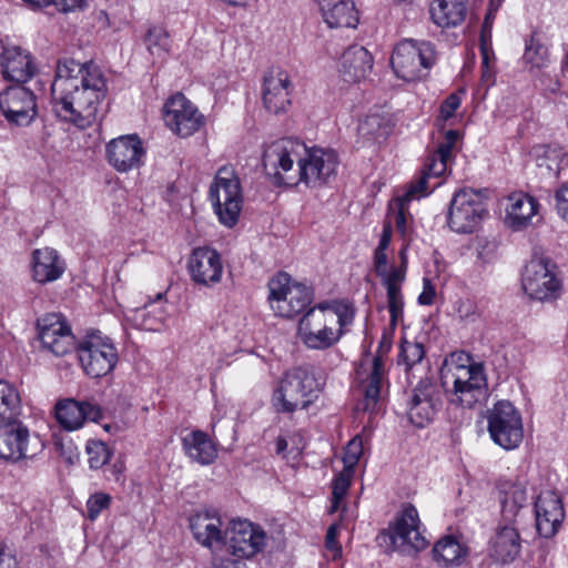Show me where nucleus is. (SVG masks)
<instances>
[{
    "label": "nucleus",
    "mask_w": 568,
    "mask_h": 568,
    "mask_svg": "<svg viewBox=\"0 0 568 568\" xmlns=\"http://www.w3.org/2000/svg\"><path fill=\"white\" fill-rule=\"evenodd\" d=\"M365 363H362L361 371L364 369Z\"/></svg>",
    "instance_id": "64"
},
{
    "label": "nucleus",
    "mask_w": 568,
    "mask_h": 568,
    "mask_svg": "<svg viewBox=\"0 0 568 568\" xmlns=\"http://www.w3.org/2000/svg\"><path fill=\"white\" fill-rule=\"evenodd\" d=\"M136 318H141V326L146 331H158L166 318V312L162 304L150 303L139 311Z\"/></svg>",
    "instance_id": "46"
},
{
    "label": "nucleus",
    "mask_w": 568,
    "mask_h": 568,
    "mask_svg": "<svg viewBox=\"0 0 568 568\" xmlns=\"http://www.w3.org/2000/svg\"><path fill=\"white\" fill-rule=\"evenodd\" d=\"M163 119L166 126L183 139L192 136L206 124V116L182 93H175L165 102Z\"/></svg>",
    "instance_id": "16"
},
{
    "label": "nucleus",
    "mask_w": 568,
    "mask_h": 568,
    "mask_svg": "<svg viewBox=\"0 0 568 568\" xmlns=\"http://www.w3.org/2000/svg\"><path fill=\"white\" fill-rule=\"evenodd\" d=\"M436 288L432 281L427 277L423 280V291L418 296L420 305H432L435 302Z\"/></svg>",
    "instance_id": "55"
},
{
    "label": "nucleus",
    "mask_w": 568,
    "mask_h": 568,
    "mask_svg": "<svg viewBox=\"0 0 568 568\" xmlns=\"http://www.w3.org/2000/svg\"><path fill=\"white\" fill-rule=\"evenodd\" d=\"M354 471L349 469H343L333 481V501L331 513H335L341 501L344 499L353 477Z\"/></svg>",
    "instance_id": "47"
},
{
    "label": "nucleus",
    "mask_w": 568,
    "mask_h": 568,
    "mask_svg": "<svg viewBox=\"0 0 568 568\" xmlns=\"http://www.w3.org/2000/svg\"><path fill=\"white\" fill-rule=\"evenodd\" d=\"M540 204L534 196L514 192L507 197L505 223L514 231H521L532 224Z\"/></svg>",
    "instance_id": "29"
},
{
    "label": "nucleus",
    "mask_w": 568,
    "mask_h": 568,
    "mask_svg": "<svg viewBox=\"0 0 568 568\" xmlns=\"http://www.w3.org/2000/svg\"><path fill=\"white\" fill-rule=\"evenodd\" d=\"M425 355V351L422 344L416 342L404 341L400 346V353L398 363L404 364L406 369L412 368L418 364Z\"/></svg>",
    "instance_id": "48"
},
{
    "label": "nucleus",
    "mask_w": 568,
    "mask_h": 568,
    "mask_svg": "<svg viewBox=\"0 0 568 568\" xmlns=\"http://www.w3.org/2000/svg\"><path fill=\"white\" fill-rule=\"evenodd\" d=\"M491 28H493V21L489 16L485 18V21L483 23L481 32H480V40H488L491 41Z\"/></svg>",
    "instance_id": "59"
},
{
    "label": "nucleus",
    "mask_w": 568,
    "mask_h": 568,
    "mask_svg": "<svg viewBox=\"0 0 568 568\" xmlns=\"http://www.w3.org/2000/svg\"><path fill=\"white\" fill-rule=\"evenodd\" d=\"M521 286L531 300L540 302L556 300L561 291V283L555 273V265L542 257H534L525 266Z\"/></svg>",
    "instance_id": "15"
},
{
    "label": "nucleus",
    "mask_w": 568,
    "mask_h": 568,
    "mask_svg": "<svg viewBox=\"0 0 568 568\" xmlns=\"http://www.w3.org/2000/svg\"><path fill=\"white\" fill-rule=\"evenodd\" d=\"M392 130V119L382 113L368 114L358 125V134L367 143L384 142Z\"/></svg>",
    "instance_id": "38"
},
{
    "label": "nucleus",
    "mask_w": 568,
    "mask_h": 568,
    "mask_svg": "<svg viewBox=\"0 0 568 568\" xmlns=\"http://www.w3.org/2000/svg\"><path fill=\"white\" fill-rule=\"evenodd\" d=\"M523 61L530 71L546 68L549 63L548 48L531 36L526 43Z\"/></svg>",
    "instance_id": "42"
},
{
    "label": "nucleus",
    "mask_w": 568,
    "mask_h": 568,
    "mask_svg": "<svg viewBox=\"0 0 568 568\" xmlns=\"http://www.w3.org/2000/svg\"><path fill=\"white\" fill-rule=\"evenodd\" d=\"M487 428L491 440L506 450L517 448L524 438L520 413L507 400L497 402L487 415Z\"/></svg>",
    "instance_id": "13"
},
{
    "label": "nucleus",
    "mask_w": 568,
    "mask_h": 568,
    "mask_svg": "<svg viewBox=\"0 0 568 568\" xmlns=\"http://www.w3.org/2000/svg\"><path fill=\"white\" fill-rule=\"evenodd\" d=\"M221 2L231 6V7H242L245 6L247 0H220Z\"/></svg>",
    "instance_id": "63"
},
{
    "label": "nucleus",
    "mask_w": 568,
    "mask_h": 568,
    "mask_svg": "<svg viewBox=\"0 0 568 568\" xmlns=\"http://www.w3.org/2000/svg\"><path fill=\"white\" fill-rule=\"evenodd\" d=\"M0 68L4 79L27 82L36 72L30 52L20 47L4 48L0 55Z\"/></svg>",
    "instance_id": "30"
},
{
    "label": "nucleus",
    "mask_w": 568,
    "mask_h": 568,
    "mask_svg": "<svg viewBox=\"0 0 568 568\" xmlns=\"http://www.w3.org/2000/svg\"><path fill=\"white\" fill-rule=\"evenodd\" d=\"M145 149L136 134L121 135L105 145L108 163L119 173H128L143 165Z\"/></svg>",
    "instance_id": "20"
},
{
    "label": "nucleus",
    "mask_w": 568,
    "mask_h": 568,
    "mask_svg": "<svg viewBox=\"0 0 568 568\" xmlns=\"http://www.w3.org/2000/svg\"><path fill=\"white\" fill-rule=\"evenodd\" d=\"M389 227L382 231L378 245L374 250L373 261L376 274L381 277L382 284L387 292L388 311L393 323L403 314L404 298L402 285L406 278L407 271V251L409 242H404L399 251V266L388 267L387 250L389 247Z\"/></svg>",
    "instance_id": "5"
},
{
    "label": "nucleus",
    "mask_w": 568,
    "mask_h": 568,
    "mask_svg": "<svg viewBox=\"0 0 568 568\" xmlns=\"http://www.w3.org/2000/svg\"><path fill=\"white\" fill-rule=\"evenodd\" d=\"M182 448L191 462L201 466L213 464L219 455L217 444L200 429H193L182 437Z\"/></svg>",
    "instance_id": "32"
},
{
    "label": "nucleus",
    "mask_w": 568,
    "mask_h": 568,
    "mask_svg": "<svg viewBox=\"0 0 568 568\" xmlns=\"http://www.w3.org/2000/svg\"><path fill=\"white\" fill-rule=\"evenodd\" d=\"M415 506L407 504L382 532L390 540L393 550L404 554H416L427 548L428 540Z\"/></svg>",
    "instance_id": "9"
},
{
    "label": "nucleus",
    "mask_w": 568,
    "mask_h": 568,
    "mask_svg": "<svg viewBox=\"0 0 568 568\" xmlns=\"http://www.w3.org/2000/svg\"><path fill=\"white\" fill-rule=\"evenodd\" d=\"M355 316V304L348 298L322 301L300 318L297 335L306 348L326 351L349 332Z\"/></svg>",
    "instance_id": "3"
},
{
    "label": "nucleus",
    "mask_w": 568,
    "mask_h": 568,
    "mask_svg": "<svg viewBox=\"0 0 568 568\" xmlns=\"http://www.w3.org/2000/svg\"><path fill=\"white\" fill-rule=\"evenodd\" d=\"M320 12L331 29L356 28L359 22L354 0H321Z\"/></svg>",
    "instance_id": "31"
},
{
    "label": "nucleus",
    "mask_w": 568,
    "mask_h": 568,
    "mask_svg": "<svg viewBox=\"0 0 568 568\" xmlns=\"http://www.w3.org/2000/svg\"><path fill=\"white\" fill-rule=\"evenodd\" d=\"M320 387L315 376L307 369L296 367L280 379L272 403L280 413H294L308 408L318 397Z\"/></svg>",
    "instance_id": "6"
},
{
    "label": "nucleus",
    "mask_w": 568,
    "mask_h": 568,
    "mask_svg": "<svg viewBox=\"0 0 568 568\" xmlns=\"http://www.w3.org/2000/svg\"><path fill=\"white\" fill-rule=\"evenodd\" d=\"M440 405L439 393L434 384L419 382L407 402V416L412 424L425 427L435 417Z\"/></svg>",
    "instance_id": "23"
},
{
    "label": "nucleus",
    "mask_w": 568,
    "mask_h": 568,
    "mask_svg": "<svg viewBox=\"0 0 568 568\" xmlns=\"http://www.w3.org/2000/svg\"><path fill=\"white\" fill-rule=\"evenodd\" d=\"M373 63V57L367 49L357 44L352 45L339 59V77L345 83H359L368 78Z\"/></svg>",
    "instance_id": "28"
},
{
    "label": "nucleus",
    "mask_w": 568,
    "mask_h": 568,
    "mask_svg": "<svg viewBox=\"0 0 568 568\" xmlns=\"http://www.w3.org/2000/svg\"><path fill=\"white\" fill-rule=\"evenodd\" d=\"M263 168L276 185L321 187L335 176L338 156L333 150L308 148L296 139H281L268 144Z\"/></svg>",
    "instance_id": "2"
},
{
    "label": "nucleus",
    "mask_w": 568,
    "mask_h": 568,
    "mask_svg": "<svg viewBox=\"0 0 568 568\" xmlns=\"http://www.w3.org/2000/svg\"><path fill=\"white\" fill-rule=\"evenodd\" d=\"M44 449V443L37 434L18 419L0 427V458L18 463L36 457Z\"/></svg>",
    "instance_id": "14"
},
{
    "label": "nucleus",
    "mask_w": 568,
    "mask_h": 568,
    "mask_svg": "<svg viewBox=\"0 0 568 568\" xmlns=\"http://www.w3.org/2000/svg\"><path fill=\"white\" fill-rule=\"evenodd\" d=\"M536 529L541 537L555 536L565 519L562 500L556 491H541L535 501Z\"/></svg>",
    "instance_id": "26"
},
{
    "label": "nucleus",
    "mask_w": 568,
    "mask_h": 568,
    "mask_svg": "<svg viewBox=\"0 0 568 568\" xmlns=\"http://www.w3.org/2000/svg\"><path fill=\"white\" fill-rule=\"evenodd\" d=\"M51 4H54L61 12H70L82 9L85 0H51Z\"/></svg>",
    "instance_id": "58"
},
{
    "label": "nucleus",
    "mask_w": 568,
    "mask_h": 568,
    "mask_svg": "<svg viewBox=\"0 0 568 568\" xmlns=\"http://www.w3.org/2000/svg\"><path fill=\"white\" fill-rule=\"evenodd\" d=\"M38 336L44 349L55 356H65L78 348L68 321L57 313L45 314L37 322Z\"/></svg>",
    "instance_id": "18"
},
{
    "label": "nucleus",
    "mask_w": 568,
    "mask_h": 568,
    "mask_svg": "<svg viewBox=\"0 0 568 568\" xmlns=\"http://www.w3.org/2000/svg\"><path fill=\"white\" fill-rule=\"evenodd\" d=\"M292 81L287 71L271 68L263 77L262 102L272 114L285 113L291 105Z\"/></svg>",
    "instance_id": "21"
},
{
    "label": "nucleus",
    "mask_w": 568,
    "mask_h": 568,
    "mask_svg": "<svg viewBox=\"0 0 568 568\" xmlns=\"http://www.w3.org/2000/svg\"><path fill=\"white\" fill-rule=\"evenodd\" d=\"M55 417L64 429L77 430L84 425L85 420H100L102 418V410L94 403L69 398L57 404Z\"/></svg>",
    "instance_id": "27"
},
{
    "label": "nucleus",
    "mask_w": 568,
    "mask_h": 568,
    "mask_svg": "<svg viewBox=\"0 0 568 568\" xmlns=\"http://www.w3.org/2000/svg\"><path fill=\"white\" fill-rule=\"evenodd\" d=\"M487 214L486 199L481 191L462 189L450 201L447 224L455 233H473Z\"/></svg>",
    "instance_id": "12"
},
{
    "label": "nucleus",
    "mask_w": 568,
    "mask_h": 568,
    "mask_svg": "<svg viewBox=\"0 0 568 568\" xmlns=\"http://www.w3.org/2000/svg\"><path fill=\"white\" fill-rule=\"evenodd\" d=\"M434 560L442 567L459 566L465 560L468 549L453 536L440 538L433 547Z\"/></svg>",
    "instance_id": "37"
},
{
    "label": "nucleus",
    "mask_w": 568,
    "mask_h": 568,
    "mask_svg": "<svg viewBox=\"0 0 568 568\" xmlns=\"http://www.w3.org/2000/svg\"><path fill=\"white\" fill-rule=\"evenodd\" d=\"M77 352L82 369L91 378L111 374L119 363L114 342L100 332L87 335Z\"/></svg>",
    "instance_id": "11"
},
{
    "label": "nucleus",
    "mask_w": 568,
    "mask_h": 568,
    "mask_svg": "<svg viewBox=\"0 0 568 568\" xmlns=\"http://www.w3.org/2000/svg\"><path fill=\"white\" fill-rule=\"evenodd\" d=\"M480 54H481V68L483 78L490 79L493 75L491 64L495 62V53L493 50L491 41L480 40Z\"/></svg>",
    "instance_id": "53"
},
{
    "label": "nucleus",
    "mask_w": 568,
    "mask_h": 568,
    "mask_svg": "<svg viewBox=\"0 0 568 568\" xmlns=\"http://www.w3.org/2000/svg\"><path fill=\"white\" fill-rule=\"evenodd\" d=\"M363 455V439L361 436L352 438L345 449L343 456L344 468L354 471L355 466L358 464L361 456Z\"/></svg>",
    "instance_id": "51"
},
{
    "label": "nucleus",
    "mask_w": 568,
    "mask_h": 568,
    "mask_svg": "<svg viewBox=\"0 0 568 568\" xmlns=\"http://www.w3.org/2000/svg\"><path fill=\"white\" fill-rule=\"evenodd\" d=\"M0 110L9 123L29 125L38 114L37 97L26 87H9L0 93Z\"/></svg>",
    "instance_id": "19"
},
{
    "label": "nucleus",
    "mask_w": 568,
    "mask_h": 568,
    "mask_svg": "<svg viewBox=\"0 0 568 568\" xmlns=\"http://www.w3.org/2000/svg\"><path fill=\"white\" fill-rule=\"evenodd\" d=\"M22 410L19 388L4 379H0V427L18 419Z\"/></svg>",
    "instance_id": "40"
},
{
    "label": "nucleus",
    "mask_w": 568,
    "mask_h": 568,
    "mask_svg": "<svg viewBox=\"0 0 568 568\" xmlns=\"http://www.w3.org/2000/svg\"><path fill=\"white\" fill-rule=\"evenodd\" d=\"M189 527L193 538L203 547L212 549L225 540V530L219 510L201 508L189 517Z\"/></svg>",
    "instance_id": "24"
},
{
    "label": "nucleus",
    "mask_w": 568,
    "mask_h": 568,
    "mask_svg": "<svg viewBox=\"0 0 568 568\" xmlns=\"http://www.w3.org/2000/svg\"><path fill=\"white\" fill-rule=\"evenodd\" d=\"M440 374L443 387L452 404L471 408L486 398L484 366L475 363L467 353H452L445 359Z\"/></svg>",
    "instance_id": "4"
},
{
    "label": "nucleus",
    "mask_w": 568,
    "mask_h": 568,
    "mask_svg": "<svg viewBox=\"0 0 568 568\" xmlns=\"http://www.w3.org/2000/svg\"><path fill=\"white\" fill-rule=\"evenodd\" d=\"M368 375L362 379L364 388V409L375 408L381 394V384L385 376L384 361L381 356H375L368 365Z\"/></svg>",
    "instance_id": "39"
},
{
    "label": "nucleus",
    "mask_w": 568,
    "mask_h": 568,
    "mask_svg": "<svg viewBox=\"0 0 568 568\" xmlns=\"http://www.w3.org/2000/svg\"><path fill=\"white\" fill-rule=\"evenodd\" d=\"M111 495L102 491L92 494L87 500L88 518L94 521L111 505Z\"/></svg>",
    "instance_id": "49"
},
{
    "label": "nucleus",
    "mask_w": 568,
    "mask_h": 568,
    "mask_svg": "<svg viewBox=\"0 0 568 568\" xmlns=\"http://www.w3.org/2000/svg\"><path fill=\"white\" fill-rule=\"evenodd\" d=\"M187 271L194 283L211 287L222 280V257L214 248L207 246L196 247L189 257Z\"/></svg>",
    "instance_id": "22"
},
{
    "label": "nucleus",
    "mask_w": 568,
    "mask_h": 568,
    "mask_svg": "<svg viewBox=\"0 0 568 568\" xmlns=\"http://www.w3.org/2000/svg\"><path fill=\"white\" fill-rule=\"evenodd\" d=\"M85 453L91 469L102 468L113 455L109 445L100 439H89L85 445Z\"/></svg>",
    "instance_id": "43"
},
{
    "label": "nucleus",
    "mask_w": 568,
    "mask_h": 568,
    "mask_svg": "<svg viewBox=\"0 0 568 568\" xmlns=\"http://www.w3.org/2000/svg\"><path fill=\"white\" fill-rule=\"evenodd\" d=\"M436 58V49L432 42L404 39L395 45L390 65L397 78L414 82L429 74Z\"/></svg>",
    "instance_id": "7"
},
{
    "label": "nucleus",
    "mask_w": 568,
    "mask_h": 568,
    "mask_svg": "<svg viewBox=\"0 0 568 568\" xmlns=\"http://www.w3.org/2000/svg\"><path fill=\"white\" fill-rule=\"evenodd\" d=\"M504 524L490 541L489 554L497 562L508 564L519 555L521 539L515 524Z\"/></svg>",
    "instance_id": "33"
},
{
    "label": "nucleus",
    "mask_w": 568,
    "mask_h": 568,
    "mask_svg": "<svg viewBox=\"0 0 568 568\" xmlns=\"http://www.w3.org/2000/svg\"><path fill=\"white\" fill-rule=\"evenodd\" d=\"M459 139L458 131L449 130L445 134V141L428 159V173L439 178L447 171L453 161V150Z\"/></svg>",
    "instance_id": "41"
},
{
    "label": "nucleus",
    "mask_w": 568,
    "mask_h": 568,
    "mask_svg": "<svg viewBox=\"0 0 568 568\" xmlns=\"http://www.w3.org/2000/svg\"><path fill=\"white\" fill-rule=\"evenodd\" d=\"M457 313L460 318L470 320L474 318L475 315L477 314V306L470 300L459 301L457 305Z\"/></svg>",
    "instance_id": "57"
},
{
    "label": "nucleus",
    "mask_w": 568,
    "mask_h": 568,
    "mask_svg": "<svg viewBox=\"0 0 568 568\" xmlns=\"http://www.w3.org/2000/svg\"><path fill=\"white\" fill-rule=\"evenodd\" d=\"M387 226L389 227V241L392 240L393 226H395L403 241L410 242L413 234V215L409 212V204L398 199L390 201L383 231H385Z\"/></svg>",
    "instance_id": "36"
},
{
    "label": "nucleus",
    "mask_w": 568,
    "mask_h": 568,
    "mask_svg": "<svg viewBox=\"0 0 568 568\" xmlns=\"http://www.w3.org/2000/svg\"><path fill=\"white\" fill-rule=\"evenodd\" d=\"M462 95L460 93H450L440 104L439 114L437 120L446 122L454 116L456 111L460 108Z\"/></svg>",
    "instance_id": "52"
},
{
    "label": "nucleus",
    "mask_w": 568,
    "mask_h": 568,
    "mask_svg": "<svg viewBox=\"0 0 568 568\" xmlns=\"http://www.w3.org/2000/svg\"><path fill=\"white\" fill-rule=\"evenodd\" d=\"M268 303L273 312L281 317L291 318L313 301L312 290L293 281L287 273H278L268 282Z\"/></svg>",
    "instance_id": "10"
},
{
    "label": "nucleus",
    "mask_w": 568,
    "mask_h": 568,
    "mask_svg": "<svg viewBox=\"0 0 568 568\" xmlns=\"http://www.w3.org/2000/svg\"><path fill=\"white\" fill-rule=\"evenodd\" d=\"M552 200L557 216L568 225V181L555 189Z\"/></svg>",
    "instance_id": "50"
},
{
    "label": "nucleus",
    "mask_w": 568,
    "mask_h": 568,
    "mask_svg": "<svg viewBox=\"0 0 568 568\" xmlns=\"http://www.w3.org/2000/svg\"><path fill=\"white\" fill-rule=\"evenodd\" d=\"M338 527L337 525H331L326 532L325 547L332 551L333 559H337L342 556V546L337 540Z\"/></svg>",
    "instance_id": "54"
},
{
    "label": "nucleus",
    "mask_w": 568,
    "mask_h": 568,
    "mask_svg": "<svg viewBox=\"0 0 568 568\" xmlns=\"http://www.w3.org/2000/svg\"><path fill=\"white\" fill-rule=\"evenodd\" d=\"M64 262L51 247L37 248L32 253V276L38 283L57 281L64 273Z\"/></svg>",
    "instance_id": "34"
},
{
    "label": "nucleus",
    "mask_w": 568,
    "mask_h": 568,
    "mask_svg": "<svg viewBox=\"0 0 568 568\" xmlns=\"http://www.w3.org/2000/svg\"><path fill=\"white\" fill-rule=\"evenodd\" d=\"M538 165L545 166L549 172L559 175L568 165L567 153L561 146H548L544 155L538 159Z\"/></svg>",
    "instance_id": "45"
},
{
    "label": "nucleus",
    "mask_w": 568,
    "mask_h": 568,
    "mask_svg": "<svg viewBox=\"0 0 568 568\" xmlns=\"http://www.w3.org/2000/svg\"><path fill=\"white\" fill-rule=\"evenodd\" d=\"M211 568H237L235 564L230 559L215 560Z\"/></svg>",
    "instance_id": "61"
},
{
    "label": "nucleus",
    "mask_w": 568,
    "mask_h": 568,
    "mask_svg": "<svg viewBox=\"0 0 568 568\" xmlns=\"http://www.w3.org/2000/svg\"><path fill=\"white\" fill-rule=\"evenodd\" d=\"M210 200L219 221L234 226L242 211L243 196L240 180L232 166H222L210 187Z\"/></svg>",
    "instance_id": "8"
},
{
    "label": "nucleus",
    "mask_w": 568,
    "mask_h": 568,
    "mask_svg": "<svg viewBox=\"0 0 568 568\" xmlns=\"http://www.w3.org/2000/svg\"><path fill=\"white\" fill-rule=\"evenodd\" d=\"M501 523L516 524L517 517L528 505L525 480L518 477H503L497 481Z\"/></svg>",
    "instance_id": "25"
},
{
    "label": "nucleus",
    "mask_w": 568,
    "mask_h": 568,
    "mask_svg": "<svg viewBox=\"0 0 568 568\" xmlns=\"http://www.w3.org/2000/svg\"><path fill=\"white\" fill-rule=\"evenodd\" d=\"M467 1L434 0L429 9L433 22L440 28L457 27L466 18Z\"/></svg>",
    "instance_id": "35"
},
{
    "label": "nucleus",
    "mask_w": 568,
    "mask_h": 568,
    "mask_svg": "<svg viewBox=\"0 0 568 568\" xmlns=\"http://www.w3.org/2000/svg\"><path fill=\"white\" fill-rule=\"evenodd\" d=\"M106 92V79L98 64L70 58L58 61L51 84V106L62 121L80 129L89 128Z\"/></svg>",
    "instance_id": "1"
},
{
    "label": "nucleus",
    "mask_w": 568,
    "mask_h": 568,
    "mask_svg": "<svg viewBox=\"0 0 568 568\" xmlns=\"http://www.w3.org/2000/svg\"><path fill=\"white\" fill-rule=\"evenodd\" d=\"M430 178L435 176L428 173V164L426 163L420 176L409 184L403 196L397 199L409 204L413 200H419L422 197L429 195L433 192V190L439 185V183H437L433 186H429L428 180Z\"/></svg>",
    "instance_id": "44"
},
{
    "label": "nucleus",
    "mask_w": 568,
    "mask_h": 568,
    "mask_svg": "<svg viewBox=\"0 0 568 568\" xmlns=\"http://www.w3.org/2000/svg\"><path fill=\"white\" fill-rule=\"evenodd\" d=\"M29 8L39 10L51 4V0H22Z\"/></svg>",
    "instance_id": "60"
},
{
    "label": "nucleus",
    "mask_w": 568,
    "mask_h": 568,
    "mask_svg": "<svg viewBox=\"0 0 568 568\" xmlns=\"http://www.w3.org/2000/svg\"><path fill=\"white\" fill-rule=\"evenodd\" d=\"M0 568H19L16 555L3 541H0Z\"/></svg>",
    "instance_id": "56"
},
{
    "label": "nucleus",
    "mask_w": 568,
    "mask_h": 568,
    "mask_svg": "<svg viewBox=\"0 0 568 568\" xmlns=\"http://www.w3.org/2000/svg\"><path fill=\"white\" fill-rule=\"evenodd\" d=\"M229 551L241 559H250L263 551L267 542L265 530L246 519H233L225 528Z\"/></svg>",
    "instance_id": "17"
},
{
    "label": "nucleus",
    "mask_w": 568,
    "mask_h": 568,
    "mask_svg": "<svg viewBox=\"0 0 568 568\" xmlns=\"http://www.w3.org/2000/svg\"><path fill=\"white\" fill-rule=\"evenodd\" d=\"M286 448H287L286 439L283 437H278L276 440V452L280 454V453H283Z\"/></svg>",
    "instance_id": "62"
}]
</instances>
